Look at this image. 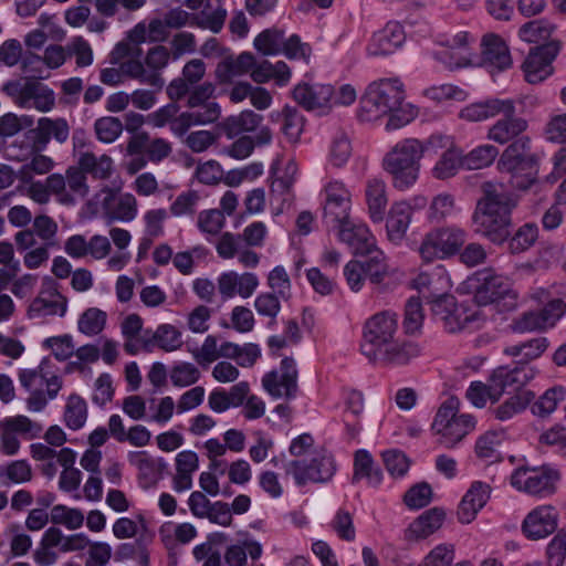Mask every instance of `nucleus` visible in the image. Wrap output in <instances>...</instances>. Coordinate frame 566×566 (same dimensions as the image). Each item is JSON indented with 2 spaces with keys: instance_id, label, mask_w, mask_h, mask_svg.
Listing matches in <instances>:
<instances>
[{
  "instance_id": "obj_59",
  "label": "nucleus",
  "mask_w": 566,
  "mask_h": 566,
  "mask_svg": "<svg viewBox=\"0 0 566 566\" xmlns=\"http://www.w3.org/2000/svg\"><path fill=\"white\" fill-rule=\"evenodd\" d=\"M4 534L10 536V552L13 557L24 556L29 553L32 546V538L30 535L21 532L20 524H9L4 530Z\"/></svg>"
},
{
  "instance_id": "obj_50",
  "label": "nucleus",
  "mask_w": 566,
  "mask_h": 566,
  "mask_svg": "<svg viewBox=\"0 0 566 566\" xmlns=\"http://www.w3.org/2000/svg\"><path fill=\"white\" fill-rule=\"evenodd\" d=\"M106 321V312L97 307H90L80 316L77 328L82 334L86 336H95L105 328Z\"/></svg>"
},
{
  "instance_id": "obj_37",
  "label": "nucleus",
  "mask_w": 566,
  "mask_h": 566,
  "mask_svg": "<svg viewBox=\"0 0 566 566\" xmlns=\"http://www.w3.org/2000/svg\"><path fill=\"white\" fill-rule=\"evenodd\" d=\"M382 471L376 465L371 454L364 449L357 450L354 457V475L353 482L366 479L370 486H379L382 482Z\"/></svg>"
},
{
  "instance_id": "obj_36",
  "label": "nucleus",
  "mask_w": 566,
  "mask_h": 566,
  "mask_svg": "<svg viewBox=\"0 0 566 566\" xmlns=\"http://www.w3.org/2000/svg\"><path fill=\"white\" fill-rule=\"evenodd\" d=\"M227 10L221 0H207L202 10L192 15L191 24L219 33L224 24Z\"/></svg>"
},
{
  "instance_id": "obj_60",
  "label": "nucleus",
  "mask_w": 566,
  "mask_h": 566,
  "mask_svg": "<svg viewBox=\"0 0 566 566\" xmlns=\"http://www.w3.org/2000/svg\"><path fill=\"white\" fill-rule=\"evenodd\" d=\"M282 132L290 142H296L304 127V118L297 108L285 106L282 111Z\"/></svg>"
},
{
  "instance_id": "obj_18",
  "label": "nucleus",
  "mask_w": 566,
  "mask_h": 566,
  "mask_svg": "<svg viewBox=\"0 0 566 566\" xmlns=\"http://www.w3.org/2000/svg\"><path fill=\"white\" fill-rule=\"evenodd\" d=\"M539 370L531 364H515V366H500L490 375L493 384L494 396H501L505 391H523L522 388L532 381Z\"/></svg>"
},
{
  "instance_id": "obj_28",
  "label": "nucleus",
  "mask_w": 566,
  "mask_h": 566,
  "mask_svg": "<svg viewBox=\"0 0 566 566\" xmlns=\"http://www.w3.org/2000/svg\"><path fill=\"white\" fill-rule=\"evenodd\" d=\"M405 42V32L397 22H389L384 29L374 33L367 46L369 55H388L394 53Z\"/></svg>"
},
{
  "instance_id": "obj_19",
  "label": "nucleus",
  "mask_w": 566,
  "mask_h": 566,
  "mask_svg": "<svg viewBox=\"0 0 566 566\" xmlns=\"http://www.w3.org/2000/svg\"><path fill=\"white\" fill-rule=\"evenodd\" d=\"M558 42L551 41L532 49L523 63L525 80L531 84L543 82L553 73L552 62L559 52Z\"/></svg>"
},
{
  "instance_id": "obj_53",
  "label": "nucleus",
  "mask_w": 566,
  "mask_h": 566,
  "mask_svg": "<svg viewBox=\"0 0 566 566\" xmlns=\"http://www.w3.org/2000/svg\"><path fill=\"white\" fill-rule=\"evenodd\" d=\"M123 128L122 120L113 116L97 118L94 123L96 137L104 144L115 142L120 136Z\"/></svg>"
},
{
  "instance_id": "obj_47",
  "label": "nucleus",
  "mask_w": 566,
  "mask_h": 566,
  "mask_svg": "<svg viewBox=\"0 0 566 566\" xmlns=\"http://www.w3.org/2000/svg\"><path fill=\"white\" fill-rule=\"evenodd\" d=\"M499 155V149L493 145H480L469 151L463 158V167L469 170H478L490 166Z\"/></svg>"
},
{
  "instance_id": "obj_43",
  "label": "nucleus",
  "mask_w": 566,
  "mask_h": 566,
  "mask_svg": "<svg viewBox=\"0 0 566 566\" xmlns=\"http://www.w3.org/2000/svg\"><path fill=\"white\" fill-rule=\"evenodd\" d=\"M127 458L129 463L138 469L139 476L149 482H155L160 471L166 468L164 459L155 460L145 451H129Z\"/></svg>"
},
{
  "instance_id": "obj_34",
  "label": "nucleus",
  "mask_w": 566,
  "mask_h": 566,
  "mask_svg": "<svg viewBox=\"0 0 566 566\" xmlns=\"http://www.w3.org/2000/svg\"><path fill=\"white\" fill-rule=\"evenodd\" d=\"M365 196L371 221L375 223L381 222L388 203L385 181L379 178L369 179L366 185Z\"/></svg>"
},
{
  "instance_id": "obj_58",
  "label": "nucleus",
  "mask_w": 566,
  "mask_h": 566,
  "mask_svg": "<svg viewBox=\"0 0 566 566\" xmlns=\"http://www.w3.org/2000/svg\"><path fill=\"white\" fill-rule=\"evenodd\" d=\"M54 163L49 156L38 154L30 161L22 165L18 177L22 182H31L33 175H44L52 170Z\"/></svg>"
},
{
  "instance_id": "obj_13",
  "label": "nucleus",
  "mask_w": 566,
  "mask_h": 566,
  "mask_svg": "<svg viewBox=\"0 0 566 566\" xmlns=\"http://www.w3.org/2000/svg\"><path fill=\"white\" fill-rule=\"evenodd\" d=\"M177 103H168L146 116V124L155 127L163 128L169 126L172 135L176 137H184L192 126H202L205 122L211 119V114L206 111L201 114H192L181 112Z\"/></svg>"
},
{
  "instance_id": "obj_46",
  "label": "nucleus",
  "mask_w": 566,
  "mask_h": 566,
  "mask_svg": "<svg viewBox=\"0 0 566 566\" xmlns=\"http://www.w3.org/2000/svg\"><path fill=\"white\" fill-rule=\"evenodd\" d=\"M502 432L486 431L475 442V454L479 459L493 463L501 460L499 447L502 442Z\"/></svg>"
},
{
  "instance_id": "obj_3",
  "label": "nucleus",
  "mask_w": 566,
  "mask_h": 566,
  "mask_svg": "<svg viewBox=\"0 0 566 566\" xmlns=\"http://www.w3.org/2000/svg\"><path fill=\"white\" fill-rule=\"evenodd\" d=\"M514 206V201L502 187L484 184L483 197L472 214L474 231L493 243H503L511 233V210Z\"/></svg>"
},
{
  "instance_id": "obj_8",
  "label": "nucleus",
  "mask_w": 566,
  "mask_h": 566,
  "mask_svg": "<svg viewBox=\"0 0 566 566\" xmlns=\"http://www.w3.org/2000/svg\"><path fill=\"white\" fill-rule=\"evenodd\" d=\"M403 101V85L398 78L373 82L360 99L359 117L366 122L376 120L399 107Z\"/></svg>"
},
{
  "instance_id": "obj_64",
  "label": "nucleus",
  "mask_w": 566,
  "mask_h": 566,
  "mask_svg": "<svg viewBox=\"0 0 566 566\" xmlns=\"http://www.w3.org/2000/svg\"><path fill=\"white\" fill-rule=\"evenodd\" d=\"M538 237V228L535 223L523 224L510 241L513 253H520L530 249Z\"/></svg>"
},
{
  "instance_id": "obj_29",
  "label": "nucleus",
  "mask_w": 566,
  "mask_h": 566,
  "mask_svg": "<svg viewBox=\"0 0 566 566\" xmlns=\"http://www.w3.org/2000/svg\"><path fill=\"white\" fill-rule=\"evenodd\" d=\"M255 66V57L250 52H242L238 56H228L218 63L216 77L221 84L231 83L234 77L251 74Z\"/></svg>"
},
{
  "instance_id": "obj_6",
  "label": "nucleus",
  "mask_w": 566,
  "mask_h": 566,
  "mask_svg": "<svg viewBox=\"0 0 566 566\" xmlns=\"http://www.w3.org/2000/svg\"><path fill=\"white\" fill-rule=\"evenodd\" d=\"M56 371V366L49 357H44L35 368L19 370L20 385L30 394L25 401L29 411L40 412L49 400L56 398L63 384Z\"/></svg>"
},
{
  "instance_id": "obj_26",
  "label": "nucleus",
  "mask_w": 566,
  "mask_h": 566,
  "mask_svg": "<svg viewBox=\"0 0 566 566\" xmlns=\"http://www.w3.org/2000/svg\"><path fill=\"white\" fill-rule=\"evenodd\" d=\"M214 91L216 86L212 83L205 82L191 87L187 99V106L190 108V111H187L188 113L202 115L206 111L210 112L211 119L205 122L203 125L217 122L221 115L220 105L211 99Z\"/></svg>"
},
{
  "instance_id": "obj_4",
  "label": "nucleus",
  "mask_w": 566,
  "mask_h": 566,
  "mask_svg": "<svg viewBox=\"0 0 566 566\" xmlns=\"http://www.w3.org/2000/svg\"><path fill=\"white\" fill-rule=\"evenodd\" d=\"M538 156L531 151V139L522 136L512 142L502 153L497 169L510 175V184L521 191L535 196L545 191V182L538 178Z\"/></svg>"
},
{
  "instance_id": "obj_12",
  "label": "nucleus",
  "mask_w": 566,
  "mask_h": 566,
  "mask_svg": "<svg viewBox=\"0 0 566 566\" xmlns=\"http://www.w3.org/2000/svg\"><path fill=\"white\" fill-rule=\"evenodd\" d=\"M559 480L560 472L549 465L520 467L511 474V485L514 489L539 497L553 495Z\"/></svg>"
},
{
  "instance_id": "obj_23",
  "label": "nucleus",
  "mask_w": 566,
  "mask_h": 566,
  "mask_svg": "<svg viewBox=\"0 0 566 566\" xmlns=\"http://www.w3.org/2000/svg\"><path fill=\"white\" fill-rule=\"evenodd\" d=\"M336 228L339 241L348 245L354 254L369 255L377 250L376 239L366 224L354 223L348 219Z\"/></svg>"
},
{
  "instance_id": "obj_31",
  "label": "nucleus",
  "mask_w": 566,
  "mask_h": 566,
  "mask_svg": "<svg viewBox=\"0 0 566 566\" xmlns=\"http://www.w3.org/2000/svg\"><path fill=\"white\" fill-rule=\"evenodd\" d=\"M33 134L34 144L44 148L52 138L60 144L65 143L70 135V126L65 118L42 117L38 120Z\"/></svg>"
},
{
  "instance_id": "obj_51",
  "label": "nucleus",
  "mask_w": 566,
  "mask_h": 566,
  "mask_svg": "<svg viewBox=\"0 0 566 566\" xmlns=\"http://www.w3.org/2000/svg\"><path fill=\"white\" fill-rule=\"evenodd\" d=\"M86 418L87 406L85 400L77 395H71L64 411L65 424L72 430H78L85 424Z\"/></svg>"
},
{
  "instance_id": "obj_49",
  "label": "nucleus",
  "mask_w": 566,
  "mask_h": 566,
  "mask_svg": "<svg viewBox=\"0 0 566 566\" xmlns=\"http://www.w3.org/2000/svg\"><path fill=\"white\" fill-rule=\"evenodd\" d=\"M284 36L283 30L266 29L256 35L253 45L263 55H276L281 53Z\"/></svg>"
},
{
  "instance_id": "obj_25",
  "label": "nucleus",
  "mask_w": 566,
  "mask_h": 566,
  "mask_svg": "<svg viewBox=\"0 0 566 566\" xmlns=\"http://www.w3.org/2000/svg\"><path fill=\"white\" fill-rule=\"evenodd\" d=\"M259 284L258 275L252 272L239 274L235 271H228L221 273L218 277V290L224 300L232 298L235 295L248 298L253 295Z\"/></svg>"
},
{
  "instance_id": "obj_24",
  "label": "nucleus",
  "mask_w": 566,
  "mask_h": 566,
  "mask_svg": "<svg viewBox=\"0 0 566 566\" xmlns=\"http://www.w3.org/2000/svg\"><path fill=\"white\" fill-rule=\"evenodd\" d=\"M481 63L491 71H505L512 66V56L505 41L497 34L486 33L481 39Z\"/></svg>"
},
{
  "instance_id": "obj_40",
  "label": "nucleus",
  "mask_w": 566,
  "mask_h": 566,
  "mask_svg": "<svg viewBox=\"0 0 566 566\" xmlns=\"http://www.w3.org/2000/svg\"><path fill=\"white\" fill-rule=\"evenodd\" d=\"M534 398L535 394L532 390L518 391L489 411L496 420L507 421L523 412Z\"/></svg>"
},
{
  "instance_id": "obj_38",
  "label": "nucleus",
  "mask_w": 566,
  "mask_h": 566,
  "mask_svg": "<svg viewBox=\"0 0 566 566\" xmlns=\"http://www.w3.org/2000/svg\"><path fill=\"white\" fill-rule=\"evenodd\" d=\"M77 165L85 175H90L94 179L99 180L108 179L114 171V161L106 154L96 156L92 151H81Z\"/></svg>"
},
{
  "instance_id": "obj_63",
  "label": "nucleus",
  "mask_w": 566,
  "mask_h": 566,
  "mask_svg": "<svg viewBox=\"0 0 566 566\" xmlns=\"http://www.w3.org/2000/svg\"><path fill=\"white\" fill-rule=\"evenodd\" d=\"M200 378V370L191 363L180 361L170 370V380L176 387H187L196 384Z\"/></svg>"
},
{
  "instance_id": "obj_52",
  "label": "nucleus",
  "mask_w": 566,
  "mask_h": 566,
  "mask_svg": "<svg viewBox=\"0 0 566 566\" xmlns=\"http://www.w3.org/2000/svg\"><path fill=\"white\" fill-rule=\"evenodd\" d=\"M565 397L563 387H553L547 389L533 405L532 413L545 418L548 417L557 407L558 402Z\"/></svg>"
},
{
  "instance_id": "obj_32",
  "label": "nucleus",
  "mask_w": 566,
  "mask_h": 566,
  "mask_svg": "<svg viewBox=\"0 0 566 566\" xmlns=\"http://www.w3.org/2000/svg\"><path fill=\"white\" fill-rule=\"evenodd\" d=\"M140 49L136 48V55L139 56ZM125 77H129L138 81L142 84H146L150 87L161 91L165 85V80L161 74L155 71H148L145 63L138 57H132L120 63Z\"/></svg>"
},
{
  "instance_id": "obj_56",
  "label": "nucleus",
  "mask_w": 566,
  "mask_h": 566,
  "mask_svg": "<svg viewBox=\"0 0 566 566\" xmlns=\"http://www.w3.org/2000/svg\"><path fill=\"white\" fill-rule=\"evenodd\" d=\"M455 212L454 197L450 193L442 192L433 197L429 207L428 217L431 221L439 222L453 216Z\"/></svg>"
},
{
  "instance_id": "obj_48",
  "label": "nucleus",
  "mask_w": 566,
  "mask_h": 566,
  "mask_svg": "<svg viewBox=\"0 0 566 566\" xmlns=\"http://www.w3.org/2000/svg\"><path fill=\"white\" fill-rule=\"evenodd\" d=\"M50 520L55 525H63L70 531L82 527L84 514L80 509L56 504L51 509Z\"/></svg>"
},
{
  "instance_id": "obj_27",
  "label": "nucleus",
  "mask_w": 566,
  "mask_h": 566,
  "mask_svg": "<svg viewBox=\"0 0 566 566\" xmlns=\"http://www.w3.org/2000/svg\"><path fill=\"white\" fill-rule=\"evenodd\" d=\"M490 492L491 488L489 484L474 481L459 504L457 512L459 521L463 524L471 523L479 511L486 504Z\"/></svg>"
},
{
  "instance_id": "obj_33",
  "label": "nucleus",
  "mask_w": 566,
  "mask_h": 566,
  "mask_svg": "<svg viewBox=\"0 0 566 566\" xmlns=\"http://www.w3.org/2000/svg\"><path fill=\"white\" fill-rule=\"evenodd\" d=\"M411 221V207L406 202L392 205L386 221L387 237L395 244L401 242Z\"/></svg>"
},
{
  "instance_id": "obj_41",
  "label": "nucleus",
  "mask_w": 566,
  "mask_h": 566,
  "mask_svg": "<svg viewBox=\"0 0 566 566\" xmlns=\"http://www.w3.org/2000/svg\"><path fill=\"white\" fill-rule=\"evenodd\" d=\"M153 352L158 348L166 353L178 350L184 345L181 332L171 324H160L155 331L149 329Z\"/></svg>"
},
{
  "instance_id": "obj_55",
  "label": "nucleus",
  "mask_w": 566,
  "mask_h": 566,
  "mask_svg": "<svg viewBox=\"0 0 566 566\" xmlns=\"http://www.w3.org/2000/svg\"><path fill=\"white\" fill-rule=\"evenodd\" d=\"M352 155V145L348 135L339 130L335 134L329 149V163L337 168L343 167Z\"/></svg>"
},
{
  "instance_id": "obj_14",
  "label": "nucleus",
  "mask_w": 566,
  "mask_h": 566,
  "mask_svg": "<svg viewBox=\"0 0 566 566\" xmlns=\"http://www.w3.org/2000/svg\"><path fill=\"white\" fill-rule=\"evenodd\" d=\"M431 312L448 333H455L476 319L478 312L465 303H458L453 295L443 293L430 301Z\"/></svg>"
},
{
  "instance_id": "obj_54",
  "label": "nucleus",
  "mask_w": 566,
  "mask_h": 566,
  "mask_svg": "<svg viewBox=\"0 0 566 566\" xmlns=\"http://www.w3.org/2000/svg\"><path fill=\"white\" fill-rule=\"evenodd\" d=\"M10 431L22 434L28 439L40 437L43 428L39 422L32 421L27 416L7 417L1 421Z\"/></svg>"
},
{
  "instance_id": "obj_11",
  "label": "nucleus",
  "mask_w": 566,
  "mask_h": 566,
  "mask_svg": "<svg viewBox=\"0 0 566 566\" xmlns=\"http://www.w3.org/2000/svg\"><path fill=\"white\" fill-rule=\"evenodd\" d=\"M3 91L22 108H35L48 113L55 106V93L39 80L20 78L9 81Z\"/></svg>"
},
{
  "instance_id": "obj_35",
  "label": "nucleus",
  "mask_w": 566,
  "mask_h": 566,
  "mask_svg": "<svg viewBox=\"0 0 566 566\" xmlns=\"http://www.w3.org/2000/svg\"><path fill=\"white\" fill-rule=\"evenodd\" d=\"M443 520L444 512L442 510L438 507L428 510L409 525L406 537L408 539L427 538L441 527Z\"/></svg>"
},
{
  "instance_id": "obj_39",
  "label": "nucleus",
  "mask_w": 566,
  "mask_h": 566,
  "mask_svg": "<svg viewBox=\"0 0 566 566\" xmlns=\"http://www.w3.org/2000/svg\"><path fill=\"white\" fill-rule=\"evenodd\" d=\"M549 347V340L539 336L527 342L510 345L504 348V354L517 358L516 364H530L539 358Z\"/></svg>"
},
{
  "instance_id": "obj_21",
  "label": "nucleus",
  "mask_w": 566,
  "mask_h": 566,
  "mask_svg": "<svg viewBox=\"0 0 566 566\" xmlns=\"http://www.w3.org/2000/svg\"><path fill=\"white\" fill-rule=\"evenodd\" d=\"M558 512L552 505H539L533 509L522 523V533L532 541L545 538L558 526Z\"/></svg>"
},
{
  "instance_id": "obj_9",
  "label": "nucleus",
  "mask_w": 566,
  "mask_h": 566,
  "mask_svg": "<svg viewBox=\"0 0 566 566\" xmlns=\"http://www.w3.org/2000/svg\"><path fill=\"white\" fill-rule=\"evenodd\" d=\"M467 239V230L457 224L434 228L423 235L418 252L427 263L447 260L461 251Z\"/></svg>"
},
{
  "instance_id": "obj_2",
  "label": "nucleus",
  "mask_w": 566,
  "mask_h": 566,
  "mask_svg": "<svg viewBox=\"0 0 566 566\" xmlns=\"http://www.w3.org/2000/svg\"><path fill=\"white\" fill-rule=\"evenodd\" d=\"M516 114L515 101L512 98H486L464 106L459 117L476 123L502 115L488 130V138L500 145L512 143L527 129V122Z\"/></svg>"
},
{
  "instance_id": "obj_20",
  "label": "nucleus",
  "mask_w": 566,
  "mask_h": 566,
  "mask_svg": "<svg viewBox=\"0 0 566 566\" xmlns=\"http://www.w3.org/2000/svg\"><path fill=\"white\" fill-rule=\"evenodd\" d=\"M442 50L434 52V57L449 69L465 67L474 63L470 51V34L458 32L452 36H443L439 40Z\"/></svg>"
},
{
  "instance_id": "obj_22",
  "label": "nucleus",
  "mask_w": 566,
  "mask_h": 566,
  "mask_svg": "<svg viewBox=\"0 0 566 566\" xmlns=\"http://www.w3.org/2000/svg\"><path fill=\"white\" fill-rule=\"evenodd\" d=\"M334 88L329 84H297L293 90V97L306 111L325 113L332 107Z\"/></svg>"
},
{
  "instance_id": "obj_62",
  "label": "nucleus",
  "mask_w": 566,
  "mask_h": 566,
  "mask_svg": "<svg viewBox=\"0 0 566 566\" xmlns=\"http://www.w3.org/2000/svg\"><path fill=\"white\" fill-rule=\"evenodd\" d=\"M386 470L392 478L403 476L410 467L408 457L400 450L390 449L381 453Z\"/></svg>"
},
{
  "instance_id": "obj_1",
  "label": "nucleus",
  "mask_w": 566,
  "mask_h": 566,
  "mask_svg": "<svg viewBox=\"0 0 566 566\" xmlns=\"http://www.w3.org/2000/svg\"><path fill=\"white\" fill-rule=\"evenodd\" d=\"M398 316L385 311L371 316L364 326L361 354L373 363L388 365H406L419 356L420 349L416 344L398 342Z\"/></svg>"
},
{
  "instance_id": "obj_16",
  "label": "nucleus",
  "mask_w": 566,
  "mask_h": 566,
  "mask_svg": "<svg viewBox=\"0 0 566 566\" xmlns=\"http://www.w3.org/2000/svg\"><path fill=\"white\" fill-rule=\"evenodd\" d=\"M262 386L273 399H294L298 391L297 369L294 359L283 358L279 370H271L262 377Z\"/></svg>"
},
{
  "instance_id": "obj_61",
  "label": "nucleus",
  "mask_w": 566,
  "mask_h": 566,
  "mask_svg": "<svg viewBox=\"0 0 566 566\" xmlns=\"http://www.w3.org/2000/svg\"><path fill=\"white\" fill-rule=\"evenodd\" d=\"M281 297L271 293H260L254 300V308L260 316L270 318L269 326H271L280 311H281Z\"/></svg>"
},
{
  "instance_id": "obj_44",
  "label": "nucleus",
  "mask_w": 566,
  "mask_h": 566,
  "mask_svg": "<svg viewBox=\"0 0 566 566\" xmlns=\"http://www.w3.org/2000/svg\"><path fill=\"white\" fill-rule=\"evenodd\" d=\"M463 167L462 153L459 148H449L442 151L440 158L432 168V176L440 180L449 179Z\"/></svg>"
},
{
  "instance_id": "obj_5",
  "label": "nucleus",
  "mask_w": 566,
  "mask_h": 566,
  "mask_svg": "<svg viewBox=\"0 0 566 566\" xmlns=\"http://www.w3.org/2000/svg\"><path fill=\"white\" fill-rule=\"evenodd\" d=\"M422 157L421 140L405 138L386 153L381 165L391 177L392 186L403 191L411 188L418 180Z\"/></svg>"
},
{
  "instance_id": "obj_10",
  "label": "nucleus",
  "mask_w": 566,
  "mask_h": 566,
  "mask_svg": "<svg viewBox=\"0 0 566 566\" xmlns=\"http://www.w3.org/2000/svg\"><path fill=\"white\" fill-rule=\"evenodd\" d=\"M336 470L334 457L325 450L314 452L310 459L292 460L285 465L286 474H291L298 486L327 483Z\"/></svg>"
},
{
  "instance_id": "obj_7",
  "label": "nucleus",
  "mask_w": 566,
  "mask_h": 566,
  "mask_svg": "<svg viewBox=\"0 0 566 566\" xmlns=\"http://www.w3.org/2000/svg\"><path fill=\"white\" fill-rule=\"evenodd\" d=\"M459 406L458 398H448L438 408L431 423V430L438 437V442L447 449L455 448L476 424L473 416L459 413Z\"/></svg>"
},
{
  "instance_id": "obj_15",
  "label": "nucleus",
  "mask_w": 566,
  "mask_h": 566,
  "mask_svg": "<svg viewBox=\"0 0 566 566\" xmlns=\"http://www.w3.org/2000/svg\"><path fill=\"white\" fill-rule=\"evenodd\" d=\"M469 284L474 289V301L478 305H488L505 297L516 300L510 279L494 273L491 269L476 272L469 279Z\"/></svg>"
},
{
  "instance_id": "obj_45",
  "label": "nucleus",
  "mask_w": 566,
  "mask_h": 566,
  "mask_svg": "<svg viewBox=\"0 0 566 566\" xmlns=\"http://www.w3.org/2000/svg\"><path fill=\"white\" fill-rule=\"evenodd\" d=\"M262 115L253 111H243L239 115L228 117L223 124V130L229 137L239 135L242 132L254 130L262 122Z\"/></svg>"
},
{
  "instance_id": "obj_42",
  "label": "nucleus",
  "mask_w": 566,
  "mask_h": 566,
  "mask_svg": "<svg viewBox=\"0 0 566 566\" xmlns=\"http://www.w3.org/2000/svg\"><path fill=\"white\" fill-rule=\"evenodd\" d=\"M103 191L108 193V196L104 199L103 206L109 211L112 219L129 222L136 218L137 200L132 193L120 195L115 206L109 208L108 200L113 197V191L107 187H105Z\"/></svg>"
},
{
  "instance_id": "obj_57",
  "label": "nucleus",
  "mask_w": 566,
  "mask_h": 566,
  "mask_svg": "<svg viewBox=\"0 0 566 566\" xmlns=\"http://www.w3.org/2000/svg\"><path fill=\"white\" fill-rule=\"evenodd\" d=\"M423 312L419 297H410L405 306L403 329L406 334L413 335L420 332L423 324Z\"/></svg>"
},
{
  "instance_id": "obj_30",
  "label": "nucleus",
  "mask_w": 566,
  "mask_h": 566,
  "mask_svg": "<svg viewBox=\"0 0 566 566\" xmlns=\"http://www.w3.org/2000/svg\"><path fill=\"white\" fill-rule=\"evenodd\" d=\"M41 292L28 308L29 318H42L46 316L59 315L63 317L67 310V300L59 292Z\"/></svg>"
},
{
  "instance_id": "obj_17",
  "label": "nucleus",
  "mask_w": 566,
  "mask_h": 566,
  "mask_svg": "<svg viewBox=\"0 0 566 566\" xmlns=\"http://www.w3.org/2000/svg\"><path fill=\"white\" fill-rule=\"evenodd\" d=\"M323 220L328 228H336L349 219L350 192L342 181L332 180L324 187Z\"/></svg>"
}]
</instances>
